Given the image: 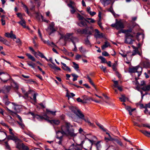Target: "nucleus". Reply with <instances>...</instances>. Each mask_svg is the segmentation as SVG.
Instances as JSON below:
<instances>
[{"label": "nucleus", "mask_w": 150, "mask_h": 150, "mask_svg": "<svg viewBox=\"0 0 150 150\" xmlns=\"http://www.w3.org/2000/svg\"><path fill=\"white\" fill-rule=\"evenodd\" d=\"M62 131H58L57 132V136L56 137L57 139L59 140L58 143L59 144H61L62 141L63 136H62L59 137L57 135L60 132H61L63 135H65L67 136L71 137H74L76 135V134L74 133V129L72 128V126L68 122H66L64 125L62 126Z\"/></svg>", "instance_id": "f257e3e1"}, {"label": "nucleus", "mask_w": 150, "mask_h": 150, "mask_svg": "<svg viewBox=\"0 0 150 150\" xmlns=\"http://www.w3.org/2000/svg\"><path fill=\"white\" fill-rule=\"evenodd\" d=\"M73 33H67L64 36V38L66 40L70 39L74 45L75 48H76L75 43L79 42V40L77 38L73 36Z\"/></svg>", "instance_id": "f03ea898"}, {"label": "nucleus", "mask_w": 150, "mask_h": 150, "mask_svg": "<svg viewBox=\"0 0 150 150\" xmlns=\"http://www.w3.org/2000/svg\"><path fill=\"white\" fill-rule=\"evenodd\" d=\"M135 36V33L133 34L131 33L129 34H127L125 36V42L128 44H132L133 42L135 41L134 37Z\"/></svg>", "instance_id": "7ed1b4c3"}, {"label": "nucleus", "mask_w": 150, "mask_h": 150, "mask_svg": "<svg viewBox=\"0 0 150 150\" xmlns=\"http://www.w3.org/2000/svg\"><path fill=\"white\" fill-rule=\"evenodd\" d=\"M111 26L115 28L117 30L122 29L125 27L123 22L121 21H118L117 19L116 20L115 23L111 24Z\"/></svg>", "instance_id": "20e7f679"}, {"label": "nucleus", "mask_w": 150, "mask_h": 150, "mask_svg": "<svg viewBox=\"0 0 150 150\" xmlns=\"http://www.w3.org/2000/svg\"><path fill=\"white\" fill-rule=\"evenodd\" d=\"M0 79L4 83L6 82L10 79V76L7 73H4L3 72H0Z\"/></svg>", "instance_id": "39448f33"}, {"label": "nucleus", "mask_w": 150, "mask_h": 150, "mask_svg": "<svg viewBox=\"0 0 150 150\" xmlns=\"http://www.w3.org/2000/svg\"><path fill=\"white\" fill-rule=\"evenodd\" d=\"M120 54L122 57L126 58V60L127 61H126V63L128 64H130V61H131V57L130 56V54H129V52H127L126 54L124 52L121 53L120 52Z\"/></svg>", "instance_id": "423d86ee"}, {"label": "nucleus", "mask_w": 150, "mask_h": 150, "mask_svg": "<svg viewBox=\"0 0 150 150\" xmlns=\"http://www.w3.org/2000/svg\"><path fill=\"white\" fill-rule=\"evenodd\" d=\"M49 25L48 29H46V30L47 31L48 29H49L51 31V32L49 33L50 35L56 31L57 30V28L54 27L55 24L54 22H52L49 24Z\"/></svg>", "instance_id": "0eeeda50"}, {"label": "nucleus", "mask_w": 150, "mask_h": 150, "mask_svg": "<svg viewBox=\"0 0 150 150\" xmlns=\"http://www.w3.org/2000/svg\"><path fill=\"white\" fill-rule=\"evenodd\" d=\"M3 102L6 105H9L10 106L12 107V109L16 111L17 110L16 108L18 105L14 103H11L8 100H4L3 101Z\"/></svg>", "instance_id": "6e6552de"}, {"label": "nucleus", "mask_w": 150, "mask_h": 150, "mask_svg": "<svg viewBox=\"0 0 150 150\" xmlns=\"http://www.w3.org/2000/svg\"><path fill=\"white\" fill-rule=\"evenodd\" d=\"M22 92L24 94V96H23V98L25 99H27L28 98H29L31 99H32V98L31 97H29L28 95L29 94L33 95V92L31 91H29L27 92L25 91V90L23 88H21Z\"/></svg>", "instance_id": "1a4fd4ad"}, {"label": "nucleus", "mask_w": 150, "mask_h": 150, "mask_svg": "<svg viewBox=\"0 0 150 150\" xmlns=\"http://www.w3.org/2000/svg\"><path fill=\"white\" fill-rule=\"evenodd\" d=\"M70 110L75 114L78 117L79 116V114L82 112L76 107L71 106L69 107Z\"/></svg>", "instance_id": "9d476101"}, {"label": "nucleus", "mask_w": 150, "mask_h": 150, "mask_svg": "<svg viewBox=\"0 0 150 150\" xmlns=\"http://www.w3.org/2000/svg\"><path fill=\"white\" fill-rule=\"evenodd\" d=\"M84 34L88 35H92L93 31V28L92 26L87 27L84 29Z\"/></svg>", "instance_id": "9b49d317"}, {"label": "nucleus", "mask_w": 150, "mask_h": 150, "mask_svg": "<svg viewBox=\"0 0 150 150\" xmlns=\"http://www.w3.org/2000/svg\"><path fill=\"white\" fill-rule=\"evenodd\" d=\"M79 115L78 117L79 118L83 120L86 122L89 125H92V123L90 122L88 118L87 117H85L84 115L82 112L79 113Z\"/></svg>", "instance_id": "f8f14e48"}, {"label": "nucleus", "mask_w": 150, "mask_h": 150, "mask_svg": "<svg viewBox=\"0 0 150 150\" xmlns=\"http://www.w3.org/2000/svg\"><path fill=\"white\" fill-rule=\"evenodd\" d=\"M140 66H136L135 67H129V72L130 73H134L138 72L137 70L139 69H140V71L141 72L142 71V68L140 67Z\"/></svg>", "instance_id": "ddd939ff"}, {"label": "nucleus", "mask_w": 150, "mask_h": 150, "mask_svg": "<svg viewBox=\"0 0 150 150\" xmlns=\"http://www.w3.org/2000/svg\"><path fill=\"white\" fill-rule=\"evenodd\" d=\"M31 114L33 116H34V118H36L37 119H38L39 120H42L43 119H45V120H47L48 119V117L46 115H45L44 116L45 117H43V116L39 115H34V114L33 112H30Z\"/></svg>", "instance_id": "4468645a"}, {"label": "nucleus", "mask_w": 150, "mask_h": 150, "mask_svg": "<svg viewBox=\"0 0 150 150\" xmlns=\"http://www.w3.org/2000/svg\"><path fill=\"white\" fill-rule=\"evenodd\" d=\"M19 140H17L15 143L16 144V147L18 149H24L25 146L21 142V141L18 139Z\"/></svg>", "instance_id": "2eb2a0df"}, {"label": "nucleus", "mask_w": 150, "mask_h": 150, "mask_svg": "<svg viewBox=\"0 0 150 150\" xmlns=\"http://www.w3.org/2000/svg\"><path fill=\"white\" fill-rule=\"evenodd\" d=\"M95 33L94 34V37L96 38H104V36L103 34L102 33H100L98 30L97 29H95L94 30Z\"/></svg>", "instance_id": "dca6fc26"}, {"label": "nucleus", "mask_w": 150, "mask_h": 150, "mask_svg": "<svg viewBox=\"0 0 150 150\" xmlns=\"http://www.w3.org/2000/svg\"><path fill=\"white\" fill-rule=\"evenodd\" d=\"M132 47L134 49V50L133 51L132 53L130 52H128L129 54H130V56L131 57V60L132 59V56H134L137 54H139L140 56L141 55V53L139 52L138 48H135V47L134 46H132Z\"/></svg>", "instance_id": "f3484780"}, {"label": "nucleus", "mask_w": 150, "mask_h": 150, "mask_svg": "<svg viewBox=\"0 0 150 150\" xmlns=\"http://www.w3.org/2000/svg\"><path fill=\"white\" fill-rule=\"evenodd\" d=\"M11 89V86H5L3 88V93H7L9 92Z\"/></svg>", "instance_id": "a211bd4d"}, {"label": "nucleus", "mask_w": 150, "mask_h": 150, "mask_svg": "<svg viewBox=\"0 0 150 150\" xmlns=\"http://www.w3.org/2000/svg\"><path fill=\"white\" fill-rule=\"evenodd\" d=\"M88 140L90 142H88L86 144L85 146L86 147V149H86L91 150V149L93 141L89 139H88Z\"/></svg>", "instance_id": "6ab92c4d"}, {"label": "nucleus", "mask_w": 150, "mask_h": 150, "mask_svg": "<svg viewBox=\"0 0 150 150\" xmlns=\"http://www.w3.org/2000/svg\"><path fill=\"white\" fill-rule=\"evenodd\" d=\"M101 3L105 6L108 5L112 1V0H100Z\"/></svg>", "instance_id": "aec40b11"}, {"label": "nucleus", "mask_w": 150, "mask_h": 150, "mask_svg": "<svg viewBox=\"0 0 150 150\" xmlns=\"http://www.w3.org/2000/svg\"><path fill=\"white\" fill-rule=\"evenodd\" d=\"M7 139L8 140H12L14 141L15 142L17 140H19L18 138L14 134L11 135H8L7 137Z\"/></svg>", "instance_id": "412c9836"}, {"label": "nucleus", "mask_w": 150, "mask_h": 150, "mask_svg": "<svg viewBox=\"0 0 150 150\" xmlns=\"http://www.w3.org/2000/svg\"><path fill=\"white\" fill-rule=\"evenodd\" d=\"M6 119L7 121L10 123L12 124L13 123L14 120L11 116L7 115L6 117Z\"/></svg>", "instance_id": "4be33fe9"}, {"label": "nucleus", "mask_w": 150, "mask_h": 150, "mask_svg": "<svg viewBox=\"0 0 150 150\" xmlns=\"http://www.w3.org/2000/svg\"><path fill=\"white\" fill-rule=\"evenodd\" d=\"M121 33H125V36L127 35V34H129V33H132V30L131 29L128 30H123L120 29Z\"/></svg>", "instance_id": "5701e85b"}, {"label": "nucleus", "mask_w": 150, "mask_h": 150, "mask_svg": "<svg viewBox=\"0 0 150 150\" xmlns=\"http://www.w3.org/2000/svg\"><path fill=\"white\" fill-rule=\"evenodd\" d=\"M41 16L42 21L46 22L47 23H48L50 22L48 20H47L45 19L44 18L43 16L42 15H40V14L39 13H37L36 18H37L39 19H40V18L39 17V16Z\"/></svg>", "instance_id": "b1692460"}, {"label": "nucleus", "mask_w": 150, "mask_h": 150, "mask_svg": "<svg viewBox=\"0 0 150 150\" xmlns=\"http://www.w3.org/2000/svg\"><path fill=\"white\" fill-rule=\"evenodd\" d=\"M49 117H48V119L47 120L51 124L54 123V124L56 125H58L60 123L59 121V120H49Z\"/></svg>", "instance_id": "393cba45"}, {"label": "nucleus", "mask_w": 150, "mask_h": 150, "mask_svg": "<svg viewBox=\"0 0 150 150\" xmlns=\"http://www.w3.org/2000/svg\"><path fill=\"white\" fill-rule=\"evenodd\" d=\"M11 85L12 86L16 89L18 88V84L14 81H13L11 83Z\"/></svg>", "instance_id": "a878e982"}, {"label": "nucleus", "mask_w": 150, "mask_h": 150, "mask_svg": "<svg viewBox=\"0 0 150 150\" xmlns=\"http://www.w3.org/2000/svg\"><path fill=\"white\" fill-rule=\"evenodd\" d=\"M142 89L144 91H148L150 89V85L144 86L142 88Z\"/></svg>", "instance_id": "bb28decb"}, {"label": "nucleus", "mask_w": 150, "mask_h": 150, "mask_svg": "<svg viewBox=\"0 0 150 150\" xmlns=\"http://www.w3.org/2000/svg\"><path fill=\"white\" fill-rule=\"evenodd\" d=\"M25 21L24 19H23L21 20L19 22H18V23L20 24L24 28L26 27L25 26Z\"/></svg>", "instance_id": "cd10ccee"}, {"label": "nucleus", "mask_w": 150, "mask_h": 150, "mask_svg": "<svg viewBox=\"0 0 150 150\" xmlns=\"http://www.w3.org/2000/svg\"><path fill=\"white\" fill-rule=\"evenodd\" d=\"M25 55L28 57V59L31 60L32 61H35V59L34 57L30 54L27 53L25 54Z\"/></svg>", "instance_id": "c85d7f7f"}, {"label": "nucleus", "mask_w": 150, "mask_h": 150, "mask_svg": "<svg viewBox=\"0 0 150 150\" xmlns=\"http://www.w3.org/2000/svg\"><path fill=\"white\" fill-rule=\"evenodd\" d=\"M22 4L23 5L22 7L24 8L25 11L29 15H30V13L28 11V9L27 6L23 3H22Z\"/></svg>", "instance_id": "c756f323"}, {"label": "nucleus", "mask_w": 150, "mask_h": 150, "mask_svg": "<svg viewBox=\"0 0 150 150\" xmlns=\"http://www.w3.org/2000/svg\"><path fill=\"white\" fill-rule=\"evenodd\" d=\"M139 131L144 135L147 137H149V135H150V133L146 131L140 130Z\"/></svg>", "instance_id": "7c9ffc66"}, {"label": "nucleus", "mask_w": 150, "mask_h": 150, "mask_svg": "<svg viewBox=\"0 0 150 150\" xmlns=\"http://www.w3.org/2000/svg\"><path fill=\"white\" fill-rule=\"evenodd\" d=\"M127 99V98L124 95H121V97L119 98V99L121 101L123 102H125Z\"/></svg>", "instance_id": "2f4dec72"}, {"label": "nucleus", "mask_w": 150, "mask_h": 150, "mask_svg": "<svg viewBox=\"0 0 150 150\" xmlns=\"http://www.w3.org/2000/svg\"><path fill=\"white\" fill-rule=\"evenodd\" d=\"M78 25L80 27H85L87 25V24L86 22L84 21H81L78 23Z\"/></svg>", "instance_id": "473e14b6"}, {"label": "nucleus", "mask_w": 150, "mask_h": 150, "mask_svg": "<svg viewBox=\"0 0 150 150\" xmlns=\"http://www.w3.org/2000/svg\"><path fill=\"white\" fill-rule=\"evenodd\" d=\"M110 46V44L108 42L106 41L105 42V44L102 46V50H104L105 49L108 47Z\"/></svg>", "instance_id": "72a5a7b5"}, {"label": "nucleus", "mask_w": 150, "mask_h": 150, "mask_svg": "<svg viewBox=\"0 0 150 150\" xmlns=\"http://www.w3.org/2000/svg\"><path fill=\"white\" fill-rule=\"evenodd\" d=\"M79 49L80 52L82 53H84L88 52V51L86 50V49L82 46L80 47L79 48Z\"/></svg>", "instance_id": "f704fd0d"}, {"label": "nucleus", "mask_w": 150, "mask_h": 150, "mask_svg": "<svg viewBox=\"0 0 150 150\" xmlns=\"http://www.w3.org/2000/svg\"><path fill=\"white\" fill-rule=\"evenodd\" d=\"M68 5L69 7H72L75 6V3L74 1H70L69 3L68 4Z\"/></svg>", "instance_id": "c9c22d12"}, {"label": "nucleus", "mask_w": 150, "mask_h": 150, "mask_svg": "<svg viewBox=\"0 0 150 150\" xmlns=\"http://www.w3.org/2000/svg\"><path fill=\"white\" fill-rule=\"evenodd\" d=\"M77 101L79 102H81L83 103H86V99H83V100H81L80 98H78L76 99Z\"/></svg>", "instance_id": "e433bc0d"}, {"label": "nucleus", "mask_w": 150, "mask_h": 150, "mask_svg": "<svg viewBox=\"0 0 150 150\" xmlns=\"http://www.w3.org/2000/svg\"><path fill=\"white\" fill-rule=\"evenodd\" d=\"M51 68L54 71H57L58 70H60L59 67L57 66H50Z\"/></svg>", "instance_id": "4c0bfd02"}, {"label": "nucleus", "mask_w": 150, "mask_h": 150, "mask_svg": "<svg viewBox=\"0 0 150 150\" xmlns=\"http://www.w3.org/2000/svg\"><path fill=\"white\" fill-rule=\"evenodd\" d=\"M86 78L89 80V82H90V83L94 87V88L96 89V87L95 85H94V83H93V82L91 81V79L89 77V76L88 75H87Z\"/></svg>", "instance_id": "58836bf2"}, {"label": "nucleus", "mask_w": 150, "mask_h": 150, "mask_svg": "<svg viewBox=\"0 0 150 150\" xmlns=\"http://www.w3.org/2000/svg\"><path fill=\"white\" fill-rule=\"evenodd\" d=\"M62 68L67 71L70 72L71 71L70 69L68 66H62Z\"/></svg>", "instance_id": "ea45409f"}, {"label": "nucleus", "mask_w": 150, "mask_h": 150, "mask_svg": "<svg viewBox=\"0 0 150 150\" xmlns=\"http://www.w3.org/2000/svg\"><path fill=\"white\" fill-rule=\"evenodd\" d=\"M113 141H115L120 146H122L123 145V144L122 142L120 141L118 139L114 138Z\"/></svg>", "instance_id": "a19ab883"}, {"label": "nucleus", "mask_w": 150, "mask_h": 150, "mask_svg": "<svg viewBox=\"0 0 150 150\" xmlns=\"http://www.w3.org/2000/svg\"><path fill=\"white\" fill-rule=\"evenodd\" d=\"M126 109L129 112H132L135 110V108L132 109L129 106H127L125 107Z\"/></svg>", "instance_id": "79ce46f5"}, {"label": "nucleus", "mask_w": 150, "mask_h": 150, "mask_svg": "<svg viewBox=\"0 0 150 150\" xmlns=\"http://www.w3.org/2000/svg\"><path fill=\"white\" fill-rule=\"evenodd\" d=\"M17 122L21 127V128L23 129H24L25 127V125L23 123L22 121V122H19L17 121Z\"/></svg>", "instance_id": "37998d69"}, {"label": "nucleus", "mask_w": 150, "mask_h": 150, "mask_svg": "<svg viewBox=\"0 0 150 150\" xmlns=\"http://www.w3.org/2000/svg\"><path fill=\"white\" fill-rule=\"evenodd\" d=\"M101 19H99V20L98 21V24L101 29H103V28L102 26V23L101 22Z\"/></svg>", "instance_id": "c03bdc74"}, {"label": "nucleus", "mask_w": 150, "mask_h": 150, "mask_svg": "<svg viewBox=\"0 0 150 150\" xmlns=\"http://www.w3.org/2000/svg\"><path fill=\"white\" fill-rule=\"evenodd\" d=\"M108 11H110V12H111L112 14L114 16H115V13L114 12V11L113 10V9L112 8V6H111L108 9Z\"/></svg>", "instance_id": "a18cd8bd"}, {"label": "nucleus", "mask_w": 150, "mask_h": 150, "mask_svg": "<svg viewBox=\"0 0 150 150\" xmlns=\"http://www.w3.org/2000/svg\"><path fill=\"white\" fill-rule=\"evenodd\" d=\"M100 68L104 73L107 72V71L106 70V68L105 66H100Z\"/></svg>", "instance_id": "49530a36"}, {"label": "nucleus", "mask_w": 150, "mask_h": 150, "mask_svg": "<svg viewBox=\"0 0 150 150\" xmlns=\"http://www.w3.org/2000/svg\"><path fill=\"white\" fill-rule=\"evenodd\" d=\"M98 58L101 60V62L102 63H105L106 62H107V61L105 58L103 57L100 56Z\"/></svg>", "instance_id": "de8ad7c7"}, {"label": "nucleus", "mask_w": 150, "mask_h": 150, "mask_svg": "<svg viewBox=\"0 0 150 150\" xmlns=\"http://www.w3.org/2000/svg\"><path fill=\"white\" fill-rule=\"evenodd\" d=\"M71 75L74 77L73 81H76L77 80V78L78 77V76L77 75L73 74H72Z\"/></svg>", "instance_id": "09e8293b"}, {"label": "nucleus", "mask_w": 150, "mask_h": 150, "mask_svg": "<svg viewBox=\"0 0 150 150\" xmlns=\"http://www.w3.org/2000/svg\"><path fill=\"white\" fill-rule=\"evenodd\" d=\"M113 82L114 85H113L114 86H113L114 88H117L118 86V83L117 81H115L113 80H112Z\"/></svg>", "instance_id": "8fccbe9b"}, {"label": "nucleus", "mask_w": 150, "mask_h": 150, "mask_svg": "<svg viewBox=\"0 0 150 150\" xmlns=\"http://www.w3.org/2000/svg\"><path fill=\"white\" fill-rule=\"evenodd\" d=\"M71 8V9L70 10L71 12V13H74L76 11V8L75 6L72 7H70Z\"/></svg>", "instance_id": "3c124183"}, {"label": "nucleus", "mask_w": 150, "mask_h": 150, "mask_svg": "<svg viewBox=\"0 0 150 150\" xmlns=\"http://www.w3.org/2000/svg\"><path fill=\"white\" fill-rule=\"evenodd\" d=\"M97 125L100 128L103 130L104 131H106V129H104L103 128V126L101 125L99 123H96Z\"/></svg>", "instance_id": "603ef678"}, {"label": "nucleus", "mask_w": 150, "mask_h": 150, "mask_svg": "<svg viewBox=\"0 0 150 150\" xmlns=\"http://www.w3.org/2000/svg\"><path fill=\"white\" fill-rule=\"evenodd\" d=\"M17 16L21 20L24 19L21 13H18L17 14Z\"/></svg>", "instance_id": "864d4df0"}, {"label": "nucleus", "mask_w": 150, "mask_h": 150, "mask_svg": "<svg viewBox=\"0 0 150 150\" xmlns=\"http://www.w3.org/2000/svg\"><path fill=\"white\" fill-rule=\"evenodd\" d=\"M77 32L80 34H84V29L81 30L80 29H78L77 30Z\"/></svg>", "instance_id": "5fc2aeb1"}, {"label": "nucleus", "mask_w": 150, "mask_h": 150, "mask_svg": "<svg viewBox=\"0 0 150 150\" xmlns=\"http://www.w3.org/2000/svg\"><path fill=\"white\" fill-rule=\"evenodd\" d=\"M5 36L7 38H13V37L9 33H6L5 34Z\"/></svg>", "instance_id": "6e6d98bb"}, {"label": "nucleus", "mask_w": 150, "mask_h": 150, "mask_svg": "<svg viewBox=\"0 0 150 150\" xmlns=\"http://www.w3.org/2000/svg\"><path fill=\"white\" fill-rule=\"evenodd\" d=\"M29 48L30 50L32 51V52L33 54L34 55H36V52H35V51L32 48V47H29Z\"/></svg>", "instance_id": "4d7b16f0"}, {"label": "nucleus", "mask_w": 150, "mask_h": 150, "mask_svg": "<svg viewBox=\"0 0 150 150\" xmlns=\"http://www.w3.org/2000/svg\"><path fill=\"white\" fill-rule=\"evenodd\" d=\"M0 124L3 126H5L7 128H9L8 126L7 125L4 121H2L0 122Z\"/></svg>", "instance_id": "13d9d810"}, {"label": "nucleus", "mask_w": 150, "mask_h": 150, "mask_svg": "<svg viewBox=\"0 0 150 150\" xmlns=\"http://www.w3.org/2000/svg\"><path fill=\"white\" fill-rule=\"evenodd\" d=\"M2 42H3L4 44H5L6 45H7V46L9 45V42L5 39H4V40L2 41Z\"/></svg>", "instance_id": "bf43d9fd"}, {"label": "nucleus", "mask_w": 150, "mask_h": 150, "mask_svg": "<svg viewBox=\"0 0 150 150\" xmlns=\"http://www.w3.org/2000/svg\"><path fill=\"white\" fill-rule=\"evenodd\" d=\"M38 95L37 93H35L33 94V99L34 100L35 102H36V96Z\"/></svg>", "instance_id": "052dcab7"}, {"label": "nucleus", "mask_w": 150, "mask_h": 150, "mask_svg": "<svg viewBox=\"0 0 150 150\" xmlns=\"http://www.w3.org/2000/svg\"><path fill=\"white\" fill-rule=\"evenodd\" d=\"M144 108L145 109V110L144 111V112L146 114H148L150 115V112L148 111V110L147 109V108L144 107Z\"/></svg>", "instance_id": "680f3d73"}, {"label": "nucleus", "mask_w": 150, "mask_h": 150, "mask_svg": "<svg viewBox=\"0 0 150 150\" xmlns=\"http://www.w3.org/2000/svg\"><path fill=\"white\" fill-rule=\"evenodd\" d=\"M106 134H108L109 137V138H110V141H113L114 140V138H112L111 136H110V134L108 132H106Z\"/></svg>", "instance_id": "e2e57ef3"}, {"label": "nucleus", "mask_w": 150, "mask_h": 150, "mask_svg": "<svg viewBox=\"0 0 150 150\" xmlns=\"http://www.w3.org/2000/svg\"><path fill=\"white\" fill-rule=\"evenodd\" d=\"M47 112H50L53 115H55V113L56 111H51L49 110H47Z\"/></svg>", "instance_id": "0e129e2a"}, {"label": "nucleus", "mask_w": 150, "mask_h": 150, "mask_svg": "<svg viewBox=\"0 0 150 150\" xmlns=\"http://www.w3.org/2000/svg\"><path fill=\"white\" fill-rule=\"evenodd\" d=\"M77 17L79 20H83V17L79 14L77 15Z\"/></svg>", "instance_id": "69168bd1"}, {"label": "nucleus", "mask_w": 150, "mask_h": 150, "mask_svg": "<svg viewBox=\"0 0 150 150\" xmlns=\"http://www.w3.org/2000/svg\"><path fill=\"white\" fill-rule=\"evenodd\" d=\"M81 57V55L79 54H77L76 55L75 57V59L77 60H79L80 59Z\"/></svg>", "instance_id": "338daca9"}, {"label": "nucleus", "mask_w": 150, "mask_h": 150, "mask_svg": "<svg viewBox=\"0 0 150 150\" xmlns=\"http://www.w3.org/2000/svg\"><path fill=\"white\" fill-rule=\"evenodd\" d=\"M144 66H149L150 63L148 61H146L144 62Z\"/></svg>", "instance_id": "774afa93"}]
</instances>
